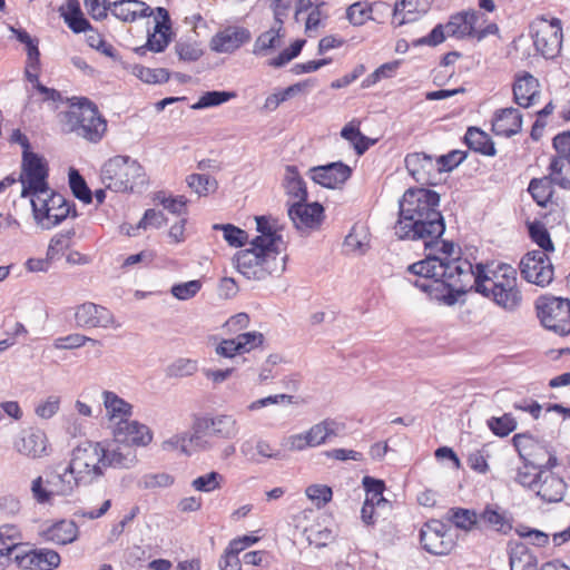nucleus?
Listing matches in <instances>:
<instances>
[{
  "label": "nucleus",
  "mask_w": 570,
  "mask_h": 570,
  "mask_svg": "<svg viewBox=\"0 0 570 570\" xmlns=\"http://www.w3.org/2000/svg\"><path fill=\"white\" fill-rule=\"evenodd\" d=\"M426 257L407 266V272L417 276L413 285L430 298L445 305H454L471 287L473 265L464 258L454 257L452 242L440 240Z\"/></svg>",
  "instance_id": "nucleus-1"
},
{
  "label": "nucleus",
  "mask_w": 570,
  "mask_h": 570,
  "mask_svg": "<svg viewBox=\"0 0 570 570\" xmlns=\"http://www.w3.org/2000/svg\"><path fill=\"white\" fill-rule=\"evenodd\" d=\"M439 205L440 195L436 191L425 188L407 189L400 200L399 219L394 225L395 236L402 240H420L425 249H432L445 232Z\"/></svg>",
  "instance_id": "nucleus-2"
},
{
  "label": "nucleus",
  "mask_w": 570,
  "mask_h": 570,
  "mask_svg": "<svg viewBox=\"0 0 570 570\" xmlns=\"http://www.w3.org/2000/svg\"><path fill=\"white\" fill-rule=\"evenodd\" d=\"M472 288L507 312H515L522 304L517 269L508 264H501L495 269L478 264L469 291Z\"/></svg>",
  "instance_id": "nucleus-3"
},
{
  "label": "nucleus",
  "mask_w": 570,
  "mask_h": 570,
  "mask_svg": "<svg viewBox=\"0 0 570 570\" xmlns=\"http://www.w3.org/2000/svg\"><path fill=\"white\" fill-rule=\"evenodd\" d=\"M100 180L107 189L116 193L135 191L147 184L142 166L129 156L120 155L104 164Z\"/></svg>",
  "instance_id": "nucleus-4"
},
{
  "label": "nucleus",
  "mask_w": 570,
  "mask_h": 570,
  "mask_svg": "<svg viewBox=\"0 0 570 570\" xmlns=\"http://www.w3.org/2000/svg\"><path fill=\"white\" fill-rule=\"evenodd\" d=\"M279 255L263 246L250 245L249 248L237 252L234 262L237 271L247 279L263 281L285 271L287 256Z\"/></svg>",
  "instance_id": "nucleus-5"
},
{
  "label": "nucleus",
  "mask_w": 570,
  "mask_h": 570,
  "mask_svg": "<svg viewBox=\"0 0 570 570\" xmlns=\"http://www.w3.org/2000/svg\"><path fill=\"white\" fill-rule=\"evenodd\" d=\"M105 445L100 442L83 441L72 449L69 472L82 481L83 487L91 485L105 474Z\"/></svg>",
  "instance_id": "nucleus-6"
},
{
  "label": "nucleus",
  "mask_w": 570,
  "mask_h": 570,
  "mask_svg": "<svg viewBox=\"0 0 570 570\" xmlns=\"http://www.w3.org/2000/svg\"><path fill=\"white\" fill-rule=\"evenodd\" d=\"M481 17L482 14L473 9L453 13L446 23L436 24L428 36L416 39L413 45L435 47L442 43L446 37L458 40L473 39L475 26Z\"/></svg>",
  "instance_id": "nucleus-7"
},
{
  "label": "nucleus",
  "mask_w": 570,
  "mask_h": 570,
  "mask_svg": "<svg viewBox=\"0 0 570 570\" xmlns=\"http://www.w3.org/2000/svg\"><path fill=\"white\" fill-rule=\"evenodd\" d=\"M66 117L70 129L90 142L101 140L107 130L106 120L87 98H81L77 105L72 104Z\"/></svg>",
  "instance_id": "nucleus-8"
},
{
  "label": "nucleus",
  "mask_w": 570,
  "mask_h": 570,
  "mask_svg": "<svg viewBox=\"0 0 570 570\" xmlns=\"http://www.w3.org/2000/svg\"><path fill=\"white\" fill-rule=\"evenodd\" d=\"M48 175L49 168L45 158L33 151L23 150L19 176V181L22 185L21 197L31 196L33 198L48 194L50 191L47 181Z\"/></svg>",
  "instance_id": "nucleus-9"
},
{
  "label": "nucleus",
  "mask_w": 570,
  "mask_h": 570,
  "mask_svg": "<svg viewBox=\"0 0 570 570\" xmlns=\"http://www.w3.org/2000/svg\"><path fill=\"white\" fill-rule=\"evenodd\" d=\"M35 219L42 223L43 228L50 229L62 223L69 215L77 216L73 205L50 189L48 194L31 198Z\"/></svg>",
  "instance_id": "nucleus-10"
},
{
  "label": "nucleus",
  "mask_w": 570,
  "mask_h": 570,
  "mask_svg": "<svg viewBox=\"0 0 570 570\" xmlns=\"http://www.w3.org/2000/svg\"><path fill=\"white\" fill-rule=\"evenodd\" d=\"M538 317L542 325L564 336L570 334V301L562 297H541L537 302Z\"/></svg>",
  "instance_id": "nucleus-11"
},
{
  "label": "nucleus",
  "mask_w": 570,
  "mask_h": 570,
  "mask_svg": "<svg viewBox=\"0 0 570 570\" xmlns=\"http://www.w3.org/2000/svg\"><path fill=\"white\" fill-rule=\"evenodd\" d=\"M531 31L538 52L547 59H552L559 55L563 37L560 19L538 18L531 24Z\"/></svg>",
  "instance_id": "nucleus-12"
},
{
  "label": "nucleus",
  "mask_w": 570,
  "mask_h": 570,
  "mask_svg": "<svg viewBox=\"0 0 570 570\" xmlns=\"http://www.w3.org/2000/svg\"><path fill=\"white\" fill-rule=\"evenodd\" d=\"M420 541L425 551L434 556H446L455 547L449 527L439 520H430L420 531Z\"/></svg>",
  "instance_id": "nucleus-13"
},
{
  "label": "nucleus",
  "mask_w": 570,
  "mask_h": 570,
  "mask_svg": "<svg viewBox=\"0 0 570 570\" xmlns=\"http://www.w3.org/2000/svg\"><path fill=\"white\" fill-rule=\"evenodd\" d=\"M522 277L532 284L544 287L553 281V265L544 252L527 253L520 262Z\"/></svg>",
  "instance_id": "nucleus-14"
},
{
  "label": "nucleus",
  "mask_w": 570,
  "mask_h": 570,
  "mask_svg": "<svg viewBox=\"0 0 570 570\" xmlns=\"http://www.w3.org/2000/svg\"><path fill=\"white\" fill-rule=\"evenodd\" d=\"M557 463L558 461L556 455L550 453L548 461L542 465V469L539 470V483L535 485V495L547 503H557L562 501L567 491V483L564 480L551 471Z\"/></svg>",
  "instance_id": "nucleus-15"
},
{
  "label": "nucleus",
  "mask_w": 570,
  "mask_h": 570,
  "mask_svg": "<svg viewBox=\"0 0 570 570\" xmlns=\"http://www.w3.org/2000/svg\"><path fill=\"white\" fill-rule=\"evenodd\" d=\"M193 431L199 436L208 433L219 439L233 440L239 433V425L236 417L230 414L204 415L195 417Z\"/></svg>",
  "instance_id": "nucleus-16"
},
{
  "label": "nucleus",
  "mask_w": 570,
  "mask_h": 570,
  "mask_svg": "<svg viewBox=\"0 0 570 570\" xmlns=\"http://www.w3.org/2000/svg\"><path fill=\"white\" fill-rule=\"evenodd\" d=\"M311 179L322 187L335 189L344 185L352 176V168L343 161H334L308 170Z\"/></svg>",
  "instance_id": "nucleus-17"
},
{
  "label": "nucleus",
  "mask_w": 570,
  "mask_h": 570,
  "mask_svg": "<svg viewBox=\"0 0 570 570\" xmlns=\"http://www.w3.org/2000/svg\"><path fill=\"white\" fill-rule=\"evenodd\" d=\"M112 435L117 443H124L132 449L134 446H147L153 441L151 430L130 419L112 426Z\"/></svg>",
  "instance_id": "nucleus-18"
},
{
  "label": "nucleus",
  "mask_w": 570,
  "mask_h": 570,
  "mask_svg": "<svg viewBox=\"0 0 570 570\" xmlns=\"http://www.w3.org/2000/svg\"><path fill=\"white\" fill-rule=\"evenodd\" d=\"M256 229L259 233L252 242L250 245H257L281 254L285 249V242L279 233V226L276 218L272 216H257Z\"/></svg>",
  "instance_id": "nucleus-19"
},
{
  "label": "nucleus",
  "mask_w": 570,
  "mask_h": 570,
  "mask_svg": "<svg viewBox=\"0 0 570 570\" xmlns=\"http://www.w3.org/2000/svg\"><path fill=\"white\" fill-rule=\"evenodd\" d=\"M75 322L79 327H104L107 328L114 324V315L106 307L86 302L77 306L75 312Z\"/></svg>",
  "instance_id": "nucleus-20"
},
{
  "label": "nucleus",
  "mask_w": 570,
  "mask_h": 570,
  "mask_svg": "<svg viewBox=\"0 0 570 570\" xmlns=\"http://www.w3.org/2000/svg\"><path fill=\"white\" fill-rule=\"evenodd\" d=\"M48 439L39 429L22 431L13 442V449L21 455L39 459L48 455Z\"/></svg>",
  "instance_id": "nucleus-21"
},
{
  "label": "nucleus",
  "mask_w": 570,
  "mask_h": 570,
  "mask_svg": "<svg viewBox=\"0 0 570 570\" xmlns=\"http://www.w3.org/2000/svg\"><path fill=\"white\" fill-rule=\"evenodd\" d=\"M324 208L320 203L296 202L288 208V216L297 229H315L323 219Z\"/></svg>",
  "instance_id": "nucleus-22"
},
{
  "label": "nucleus",
  "mask_w": 570,
  "mask_h": 570,
  "mask_svg": "<svg viewBox=\"0 0 570 570\" xmlns=\"http://www.w3.org/2000/svg\"><path fill=\"white\" fill-rule=\"evenodd\" d=\"M250 40V32L243 27H227L217 32L210 40L215 52L232 53Z\"/></svg>",
  "instance_id": "nucleus-23"
},
{
  "label": "nucleus",
  "mask_w": 570,
  "mask_h": 570,
  "mask_svg": "<svg viewBox=\"0 0 570 570\" xmlns=\"http://www.w3.org/2000/svg\"><path fill=\"white\" fill-rule=\"evenodd\" d=\"M540 97L539 80L529 72L517 76L513 83V99L517 105L528 108Z\"/></svg>",
  "instance_id": "nucleus-24"
},
{
  "label": "nucleus",
  "mask_w": 570,
  "mask_h": 570,
  "mask_svg": "<svg viewBox=\"0 0 570 570\" xmlns=\"http://www.w3.org/2000/svg\"><path fill=\"white\" fill-rule=\"evenodd\" d=\"M102 402L111 430L112 426L118 425L122 421L129 420L132 415V405L118 396L115 392L104 391Z\"/></svg>",
  "instance_id": "nucleus-25"
},
{
  "label": "nucleus",
  "mask_w": 570,
  "mask_h": 570,
  "mask_svg": "<svg viewBox=\"0 0 570 570\" xmlns=\"http://www.w3.org/2000/svg\"><path fill=\"white\" fill-rule=\"evenodd\" d=\"M107 8L112 16L124 22H132L140 17H149L153 11L140 0H117L108 3Z\"/></svg>",
  "instance_id": "nucleus-26"
},
{
  "label": "nucleus",
  "mask_w": 570,
  "mask_h": 570,
  "mask_svg": "<svg viewBox=\"0 0 570 570\" xmlns=\"http://www.w3.org/2000/svg\"><path fill=\"white\" fill-rule=\"evenodd\" d=\"M79 528L72 520H59L41 531V537L55 544L66 546L78 539Z\"/></svg>",
  "instance_id": "nucleus-27"
},
{
  "label": "nucleus",
  "mask_w": 570,
  "mask_h": 570,
  "mask_svg": "<svg viewBox=\"0 0 570 570\" xmlns=\"http://www.w3.org/2000/svg\"><path fill=\"white\" fill-rule=\"evenodd\" d=\"M522 116L515 108L498 110L492 120V130L495 135L511 137L521 130Z\"/></svg>",
  "instance_id": "nucleus-28"
},
{
  "label": "nucleus",
  "mask_w": 570,
  "mask_h": 570,
  "mask_svg": "<svg viewBox=\"0 0 570 570\" xmlns=\"http://www.w3.org/2000/svg\"><path fill=\"white\" fill-rule=\"evenodd\" d=\"M431 6V0H401L395 3L392 22L402 26L415 21L425 13Z\"/></svg>",
  "instance_id": "nucleus-29"
},
{
  "label": "nucleus",
  "mask_w": 570,
  "mask_h": 570,
  "mask_svg": "<svg viewBox=\"0 0 570 570\" xmlns=\"http://www.w3.org/2000/svg\"><path fill=\"white\" fill-rule=\"evenodd\" d=\"M105 469H131L138 463L136 450L124 443H117L115 446H105Z\"/></svg>",
  "instance_id": "nucleus-30"
},
{
  "label": "nucleus",
  "mask_w": 570,
  "mask_h": 570,
  "mask_svg": "<svg viewBox=\"0 0 570 570\" xmlns=\"http://www.w3.org/2000/svg\"><path fill=\"white\" fill-rule=\"evenodd\" d=\"M557 156L552 157V169L556 174L566 169L568 178L560 180L563 186L570 187V131L558 134L552 141Z\"/></svg>",
  "instance_id": "nucleus-31"
},
{
  "label": "nucleus",
  "mask_w": 570,
  "mask_h": 570,
  "mask_svg": "<svg viewBox=\"0 0 570 570\" xmlns=\"http://www.w3.org/2000/svg\"><path fill=\"white\" fill-rule=\"evenodd\" d=\"M510 570H540L537 556L522 542L508 548Z\"/></svg>",
  "instance_id": "nucleus-32"
},
{
  "label": "nucleus",
  "mask_w": 570,
  "mask_h": 570,
  "mask_svg": "<svg viewBox=\"0 0 570 570\" xmlns=\"http://www.w3.org/2000/svg\"><path fill=\"white\" fill-rule=\"evenodd\" d=\"M344 429L342 423L335 420L326 419L317 424H314L308 431L305 432V439L311 448L324 444L327 440L337 436Z\"/></svg>",
  "instance_id": "nucleus-33"
},
{
  "label": "nucleus",
  "mask_w": 570,
  "mask_h": 570,
  "mask_svg": "<svg viewBox=\"0 0 570 570\" xmlns=\"http://www.w3.org/2000/svg\"><path fill=\"white\" fill-rule=\"evenodd\" d=\"M284 37L285 30L283 24L274 21L273 26L267 31L261 33L255 40L253 53L255 56L267 55L271 50L281 47Z\"/></svg>",
  "instance_id": "nucleus-34"
},
{
  "label": "nucleus",
  "mask_w": 570,
  "mask_h": 570,
  "mask_svg": "<svg viewBox=\"0 0 570 570\" xmlns=\"http://www.w3.org/2000/svg\"><path fill=\"white\" fill-rule=\"evenodd\" d=\"M50 493L58 497L72 495L77 488L83 487L81 480L77 475L69 472V464L62 473H57L48 480Z\"/></svg>",
  "instance_id": "nucleus-35"
},
{
  "label": "nucleus",
  "mask_w": 570,
  "mask_h": 570,
  "mask_svg": "<svg viewBox=\"0 0 570 570\" xmlns=\"http://www.w3.org/2000/svg\"><path fill=\"white\" fill-rule=\"evenodd\" d=\"M205 443L195 431L193 434L180 433L170 436L169 439L163 441L161 449L164 451H176L179 450L181 453L189 455L191 453V448H200L206 449Z\"/></svg>",
  "instance_id": "nucleus-36"
},
{
  "label": "nucleus",
  "mask_w": 570,
  "mask_h": 570,
  "mask_svg": "<svg viewBox=\"0 0 570 570\" xmlns=\"http://www.w3.org/2000/svg\"><path fill=\"white\" fill-rule=\"evenodd\" d=\"M464 140L470 149L484 156H494L497 154L494 144L489 135L479 128L470 127L466 130Z\"/></svg>",
  "instance_id": "nucleus-37"
},
{
  "label": "nucleus",
  "mask_w": 570,
  "mask_h": 570,
  "mask_svg": "<svg viewBox=\"0 0 570 570\" xmlns=\"http://www.w3.org/2000/svg\"><path fill=\"white\" fill-rule=\"evenodd\" d=\"M405 167L416 181H423L425 175L433 168V159L424 153L409 154L405 157Z\"/></svg>",
  "instance_id": "nucleus-38"
},
{
  "label": "nucleus",
  "mask_w": 570,
  "mask_h": 570,
  "mask_svg": "<svg viewBox=\"0 0 570 570\" xmlns=\"http://www.w3.org/2000/svg\"><path fill=\"white\" fill-rule=\"evenodd\" d=\"M478 518L488 527L502 533H507L512 529L507 513L495 505H487Z\"/></svg>",
  "instance_id": "nucleus-39"
},
{
  "label": "nucleus",
  "mask_w": 570,
  "mask_h": 570,
  "mask_svg": "<svg viewBox=\"0 0 570 570\" xmlns=\"http://www.w3.org/2000/svg\"><path fill=\"white\" fill-rule=\"evenodd\" d=\"M284 187L287 194L297 199L306 202L307 190L304 180L295 166H287L285 169Z\"/></svg>",
  "instance_id": "nucleus-40"
},
{
  "label": "nucleus",
  "mask_w": 570,
  "mask_h": 570,
  "mask_svg": "<svg viewBox=\"0 0 570 570\" xmlns=\"http://www.w3.org/2000/svg\"><path fill=\"white\" fill-rule=\"evenodd\" d=\"M553 181L550 176H546L542 178H533L531 179L528 190L531 194L533 200L541 207H546L547 204L551 200L553 195L552 188Z\"/></svg>",
  "instance_id": "nucleus-41"
},
{
  "label": "nucleus",
  "mask_w": 570,
  "mask_h": 570,
  "mask_svg": "<svg viewBox=\"0 0 570 570\" xmlns=\"http://www.w3.org/2000/svg\"><path fill=\"white\" fill-rule=\"evenodd\" d=\"M341 136L353 145L357 155H363L375 144V140L364 136L353 121L342 129Z\"/></svg>",
  "instance_id": "nucleus-42"
},
{
  "label": "nucleus",
  "mask_w": 570,
  "mask_h": 570,
  "mask_svg": "<svg viewBox=\"0 0 570 570\" xmlns=\"http://www.w3.org/2000/svg\"><path fill=\"white\" fill-rule=\"evenodd\" d=\"M446 520L452 522L456 528L469 531L479 521L475 511L463 508H452L446 513Z\"/></svg>",
  "instance_id": "nucleus-43"
},
{
  "label": "nucleus",
  "mask_w": 570,
  "mask_h": 570,
  "mask_svg": "<svg viewBox=\"0 0 570 570\" xmlns=\"http://www.w3.org/2000/svg\"><path fill=\"white\" fill-rule=\"evenodd\" d=\"M235 97H236V92H234V91H217V90L206 91L199 97L197 102L191 105V109L200 110V109H206V108H210V107H216V106H219V105H223V104L229 101L230 99H233Z\"/></svg>",
  "instance_id": "nucleus-44"
},
{
  "label": "nucleus",
  "mask_w": 570,
  "mask_h": 570,
  "mask_svg": "<svg viewBox=\"0 0 570 570\" xmlns=\"http://www.w3.org/2000/svg\"><path fill=\"white\" fill-rule=\"evenodd\" d=\"M487 425L494 435L504 438L517 429L518 423L511 413H504L502 416L490 417Z\"/></svg>",
  "instance_id": "nucleus-45"
},
{
  "label": "nucleus",
  "mask_w": 570,
  "mask_h": 570,
  "mask_svg": "<svg viewBox=\"0 0 570 570\" xmlns=\"http://www.w3.org/2000/svg\"><path fill=\"white\" fill-rule=\"evenodd\" d=\"M186 183L199 197L207 196L208 194L216 191L218 187L215 178L203 174H191L187 176Z\"/></svg>",
  "instance_id": "nucleus-46"
},
{
  "label": "nucleus",
  "mask_w": 570,
  "mask_h": 570,
  "mask_svg": "<svg viewBox=\"0 0 570 570\" xmlns=\"http://www.w3.org/2000/svg\"><path fill=\"white\" fill-rule=\"evenodd\" d=\"M363 485L366 491L365 502L377 507L387 504V500L383 497L385 484L382 480L364 476Z\"/></svg>",
  "instance_id": "nucleus-47"
},
{
  "label": "nucleus",
  "mask_w": 570,
  "mask_h": 570,
  "mask_svg": "<svg viewBox=\"0 0 570 570\" xmlns=\"http://www.w3.org/2000/svg\"><path fill=\"white\" fill-rule=\"evenodd\" d=\"M132 73L146 83H164L170 78V73L165 68H147L140 65L132 67Z\"/></svg>",
  "instance_id": "nucleus-48"
},
{
  "label": "nucleus",
  "mask_w": 570,
  "mask_h": 570,
  "mask_svg": "<svg viewBox=\"0 0 570 570\" xmlns=\"http://www.w3.org/2000/svg\"><path fill=\"white\" fill-rule=\"evenodd\" d=\"M198 370L196 360L179 357L170 363L166 368L167 377H187L195 374Z\"/></svg>",
  "instance_id": "nucleus-49"
},
{
  "label": "nucleus",
  "mask_w": 570,
  "mask_h": 570,
  "mask_svg": "<svg viewBox=\"0 0 570 570\" xmlns=\"http://www.w3.org/2000/svg\"><path fill=\"white\" fill-rule=\"evenodd\" d=\"M69 185L71 191L76 198L83 202L85 204H90L92 200V193L88 188L87 183L83 177L79 174L78 170L71 168L69 171Z\"/></svg>",
  "instance_id": "nucleus-50"
},
{
  "label": "nucleus",
  "mask_w": 570,
  "mask_h": 570,
  "mask_svg": "<svg viewBox=\"0 0 570 570\" xmlns=\"http://www.w3.org/2000/svg\"><path fill=\"white\" fill-rule=\"evenodd\" d=\"M174 476L166 472L146 473L139 481L138 487L145 490L168 488L174 483Z\"/></svg>",
  "instance_id": "nucleus-51"
},
{
  "label": "nucleus",
  "mask_w": 570,
  "mask_h": 570,
  "mask_svg": "<svg viewBox=\"0 0 570 570\" xmlns=\"http://www.w3.org/2000/svg\"><path fill=\"white\" fill-rule=\"evenodd\" d=\"M214 229L223 230L224 239L229 246L242 247L247 243L248 234L244 229L232 224H216L214 225Z\"/></svg>",
  "instance_id": "nucleus-52"
},
{
  "label": "nucleus",
  "mask_w": 570,
  "mask_h": 570,
  "mask_svg": "<svg viewBox=\"0 0 570 570\" xmlns=\"http://www.w3.org/2000/svg\"><path fill=\"white\" fill-rule=\"evenodd\" d=\"M223 480L224 478L222 474H219L216 471H212L209 473L199 475L198 478L194 479L191 482V487L196 491L209 493L217 489H220Z\"/></svg>",
  "instance_id": "nucleus-53"
},
{
  "label": "nucleus",
  "mask_w": 570,
  "mask_h": 570,
  "mask_svg": "<svg viewBox=\"0 0 570 570\" xmlns=\"http://www.w3.org/2000/svg\"><path fill=\"white\" fill-rule=\"evenodd\" d=\"M372 7L366 2H355L346 10V18L353 26H362L371 19Z\"/></svg>",
  "instance_id": "nucleus-54"
},
{
  "label": "nucleus",
  "mask_w": 570,
  "mask_h": 570,
  "mask_svg": "<svg viewBox=\"0 0 570 570\" xmlns=\"http://www.w3.org/2000/svg\"><path fill=\"white\" fill-rule=\"evenodd\" d=\"M87 342L99 344L98 341L82 334L73 333L63 337H58L53 341V346L57 350H73L83 346Z\"/></svg>",
  "instance_id": "nucleus-55"
},
{
  "label": "nucleus",
  "mask_w": 570,
  "mask_h": 570,
  "mask_svg": "<svg viewBox=\"0 0 570 570\" xmlns=\"http://www.w3.org/2000/svg\"><path fill=\"white\" fill-rule=\"evenodd\" d=\"M529 233L531 239L540 247L542 248V252H553L554 246L551 240L549 232L546 229V227L541 224L534 223L531 224L529 227Z\"/></svg>",
  "instance_id": "nucleus-56"
},
{
  "label": "nucleus",
  "mask_w": 570,
  "mask_h": 570,
  "mask_svg": "<svg viewBox=\"0 0 570 570\" xmlns=\"http://www.w3.org/2000/svg\"><path fill=\"white\" fill-rule=\"evenodd\" d=\"M61 397L58 395H49L40 401L35 407V413L42 420L53 417L60 409Z\"/></svg>",
  "instance_id": "nucleus-57"
},
{
  "label": "nucleus",
  "mask_w": 570,
  "mask_h": 570,
  "mask_svg": "<svg viewBox=\"0 0 570 570\" xmlns=\"http://www.w3.org/2000/svg\"><path fill=\"white\" fill-rule=\"evenodd\" d=\"M305 42L306 41L304 39L294 41L289 48L284 49L277 57L271 59L268 65L274 68H281L285 66L301 53Z\"/></svg>",
  "instance_id": "nucleus-58"
},
{
  "label": "nucleus",
  "mask_w": 570,
  "mask_h": 570,
  "mask_svg": "<svg viewBox=\"0 0 570 570\" xmlns=\"http://www.w3.org/2000/svg\"><path fill=\"white\" fill-rule=\"evenodd\" d=\"M37 570H52L60 564V556L57 551L51 549H35Z\"/></svg>",
  "instance_id": "nucleus-59"
},
{
  "label": "nucleus",
  "mask_w": 570,
  "mask_h": 570,
  "mask_svg": "<svg viewBox=\"0 0 570 570\" xmlns=\"http://www.w3.org/2000/svg\"><path fill=\"white\" fill-rule=\"evenodd\" d=\"M202 288V282L198 279L186 283L175 284L170 288L171 295L179 301H187L196 296Z\"/></svg>",
  "instance_id": "nucleus-60"
},
{
  "label": "nucleus",
  "mask_w": 570,
  "mask_h": 570,
  "mask_svg": "<svg viewBox=\"0 0 570 570\" xmlns=\"http://www.w3.org/2000/svg\"><path fill=\"white\" fill-rule=\"evenodd\" d=\"M305 493L318 508L328 503L333 495L332 489L324 484H312L306 488Z\"/></svg>",
  "instance_id": "nucleus-61"
},
{
  "label": "nucleus",
  "mask_w": 570,
  "mask_h": 570,
  "mask_svg": "<svg viewBox=\"0 0 570 570\" xmlns=\"http://www.w3.org/2000/svg\"><path fill=\"white\" fill-rule=\"evenodd\" d=\"M236 342L240 353H248L264 342V335L259 332H246L237 335Z\"/></svg>",
  "instance_id": "nucleus-62"
},
{
  "label": "nucleus",
  "mask_w": 570,
  "mask_h": 570,
  "mask_svg": "<svg viewBox=\"0 0 570 570\" xmlns=\"http://www.w3.org/2000/svg\"><path fill=\"white\" fill-rule=\"evenodd\" d=\"M71 235H73V232L57 234L51 238L47 249L48 261L56 259L65 249L69 247V239Z\"/></svg>",
  "instance_id": "nucleus-63"
},
{
  "label": "nucleus",
  "mask_w": 570,
  "mask_h": 570,
  "mask_svg": "<svg viewBox=\"0 0 570 570\" xmlns=\"http://www.w3.org/2000/svg\"><path fill=\"white\" fill-rule=\"evenodd\" d=\"M466 158V153L461 150H452L446 155H442L436 159L439 171H450L459 166Z\"/></svg>",
  "instance_id": "nucleus-64"
}]
</instances>
